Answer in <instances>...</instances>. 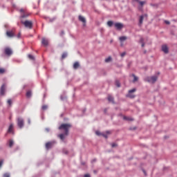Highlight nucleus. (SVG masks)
<instances>
[{
	"instance_id": "46",
	"label": "nucleus",
	"mask_w": 177,
	"mask_h": 177,
	"mask_svg": "<svg viewBox=\"0 0 177 177\" xmlns=\"http://www.w3.org/2000/svg\"><path fill=\"white\" fill-rule=\"evenodd\" d=\"M143 172H144L145 175H146V171H144Z\"/></svg>"
},
{
	"instance_id": "17",
	"label": "nucleus",
	"mask_w": 177,
	"mask_h": 177,
	"mask_svg": "<svg viewBox=\"0 0 177 177\" xmlns=\"http://www.w3.org/2000/svg\"><path fill=\"white\" fill-rule=\"evenodd\" d=\"M127 39L128 37H127L126 36H122L119 38L120 42H124V41H127Z\"/></svg>"
},
{
	"instance_id": "13",
	"label": "nucleus",
	"mask_w": 177,
	"mask_h": 177,
	"mask_svg": "<svg viewBox=\"0 0 177 177\" xmlns=\"http://www.w3.org/2000/svg\"><path fill=\"white\" fill-rule=\"evenodd\" d=\"M162 50L164 53H168L169 52L168 46L165 44L162 46Z\"/></svg>"
},
{
	"instance_id": "10",
	"label": "nucleus",
	"mask_w": 177,
	"mask_h": 177,
	"mask_svg": "<svg viewBox=\"0 0 177 177\" xmlns=\"http://www.w3.org/2000/svg\"><path fill=\"white\" fill-rule=\"evenodd\" d=\"M6 91V85L3 84L0 89V94L1 95V96H3V95H5Z\"/></svg>"
},
{
	"instance_id": "35",
	"label": "nucleus",
	"mask_w": 177,
	"mask_h": 177,
	"mask_svg": "<svg viewBox=\"0 0 177 177\" xmlns=\"http://www.w3.org/2000/svg\"><path fill=\"white\" fill-rule=\"evenodd\" d=\"M95 133H96V135H97V136H100V135H102V134L100 133V132L98 131H95Z\"/></svg>"
},
{
	"instance_id": "40",
	"label": "nucleus",
	"mask_w": 177,
	"mask_h": 177,
	"mask_svg": "<svg viewBox=\"0 0 177 177\" xmlns=\"http://www.w3.org/2000/svg\"><path fill=\"white\" fill-rule=\"evenodd\" d=\"M64 34V31H61V33H60V35H61V37H63V35Z\"/></svg>"
},
{
	"instance_id": "6",
	"label": "nucleus",
	"mask_w": 177,
	"mask_h": 177,
	"mask_svg": "<svg viewBox=\"0 0 177 177\" xmlns=\"http://www.w3.org/2000/svg\"><path fill=\"white\" fill-rule=\"evenodd\" d=\"M17 126L19 128L21 129L24 127V120L21 118H17Z\"/></svg>"
},
{
	"instance_id": "1",
	"label": "nucleus",
	"mask_w": 177,
	"mask_h": 177,
	"mask_svg": "<svg viewBox=\"0 0 177 177\" xmlns=\"http://www.w3.org/2000/svg\"><path fill=\"white\" fill-rule=\"evenodd\" d=\"M70 128H71V125L70 124H62L59 127V129L60 131H64V133L59 135V138L61 140H64V138H66V136H68V131H70Z\"/></svg>"
},
{
	"instance_id": "24",
	"label": "nucleus",
	"mask_w": 177,
	"mask_h": 177,
	"mask_svg": "<svg viewBox=\"0 0 177 177\" xmlns=\"http://www.w3.org/2000/svg\"><path fill=\"white\" fill-rule=\"evenodd\" d=\"M115 85H116V86H118V88H120V86H121V84L120 83V81L116 80Z\"/></svg>"
},
{
	"instance_id": "5",
	"label": "nucleus",
	"mask_w": 177,
	"mask_h": 177,
	"mask_svg": "<svg viewBox=\"0 0 177 177\" xmlns=\"http://www.w3.org/2000/svg\"><path fill=\"white\" fill-rule=\"evenodd\" d=\"M158 78V77L157 76L154 75L151 77H147L146 81H147V82H151V84H154V82L157 81Z\"/></svg>"
},
{
	"instance_id": "31",
	"label": "nucleus",
	"mask_w": 177,
	"mask_h": 177,
	"mask_svg": "<svg viewBox=\"0 0 177 177\" xmlns=\"http://www.w3.org/2000/svg\"><path fill=\"white\" fill-rule=\"evenodd\" d=\"M7 103L8 104H9V106H12V100L11 99L8 100Z\"/></svg>"
},
{
	"instance_id": "26",
	"label": "nucleus",
	"mask_w": 177,
	"mask_h": 177,
	"mask_svg": "<svg viewBox=\"0 0 177 177\" xmlns=\"http://www.w3.org/2000/svg\"><path fill=\"white\" fill-rule=\"evenodd\" d=\"M67 57V53H64L62 55V59H66Z\"/></svg>"
},
{
	"instance_id": "43",
	"label": "nucleus",
	"mask_w": 177,
	"mask_h": 177,
	"mask_svg": "<svg viewBox=\"0 0 177 177\" xmlns=\"http://www.w3.org/2000/svg\"><path fill=\"white\" fill-rule=\"evenodd\" d=\"M28 124H31V120H28Z\"/></svg>"
},
{
	"instance_id": "20",
	"label": "nucleus",
	"mask_w": 177,
	"mask_h": 177,
	"mask_svg": "<svg viewBox=\"0 0 177 177\" xmlns=\"http://www.w3.org/2000/svg\"><path fill=\"white\" fill-rule=\"evenodd\" d=\"M123 120H125L126 121H133V118L127 116H124Z\"/></svg>"
},
{
	"instance_id": "42",
	"label": "nucleus",
	"mask_w": 177,
	"mask_h": 177,
	"mask_svg": "<svg viewBox=\"0 0 177 177\" xmlns=\"http://www.w3.org/2000/svg\"><path fill=\"white\" fill-rule=\"evenodd\" d=\"M165 23H166V24H169V21H165Z\"/></svg>"
},
{
	"instance_id": "3",
	"label": "nucleus",
	"mask_w": 177,
	"mask_h": 177,
	"mask_svg": "<svg viewBox=\"0 0 177 177\" xmlns=\"http://www.w3.org/2000/svg\"><path fill=\"white\" fill-rule=\"evenodd\" d=\"M19 12H21V19H26V17H28L30 16V14L27 12L26 9L21 8V10H19Z\"/></svg>"
},
{
	"instance_id": "27",
	"label": "nucleus",
	"mask_w": 177,
	"mask_h": 177,
	"mask_svg": "<svg viewBox=\"0 0 177 177\" xmlns=\"http://www.w3.org/2000/svg\"><path fill=\"white\" fill-rule=\"evenodd\" d=\"M133 77L134 78L133 82H136V81L138 80V77H136L135 75H133Z\"/></svg>"
},
{
	"instance_id": "16",
	"label": "nucleus",
	"mask_w": 177,
	"mask_h": 177,
	"mask_svg": "<svg viewBox=\"0 0 177 177\" xmlns=\"http://www.w3.org/2000/svg\"><path fill=\"white\" fill-rule=\"evenodd\" d=\"M136 2H138L140 5V6H143L144 5H146V1H140L139 0H134Z\"/></svg>"
},
{
	"instance_id": "23",
	"label": "nucleus",
	"mask_w": 177,
	"mask_h": 177,
	"mask_svg": "<svg viewBox=\"0 0 177 177\" xmlns=\"http://www.w3.org/2000/svg\"><path fill=\"white\" fill-rule=\"evenodd\" d=\"M110 62H111V57L105 59V63H110Z\"/></svg>"
},
{
	"instance_id": "9",
	"label": "nucleus",
	"mask_w": 177,
	"mask_h": 177,
	"mask_svg": "<svg viewBox=\"0 0 177 177\" xmlns=\"http://www.w3.org/2000/svg\"><path fill=\"white\" fill-rule=\"evenodd\" d=\"M5 54L7 55V56H10L13 52L12 51V49L10 48L7 47L4 50Z\"/></svg>"
},
{
	"instance_id": "4",
	"label": "nucleus",
	"mask_w": 177,
	"mask_h": 177,
	"mask_svg": "<svg viewBox=\"0 0 177 177\" xmlns=\"http://www.w3.org/2000/svg\"><path fill=\"white\" fill-rule=\"evenodd\" d=\"M21 24L26 27V28H29L31 30L32 28V21H21Z\"/></svg>"
},
{
	"instance_id": "32",
	"label": "nucleus",
	"mask_w": 177,
	"mask_h": 177,
	"mask_svg": "<svg viewBox=\"0 0 177 177\" xmlns=\"http://www.w3.org/2000/svg\"><path fill=\"white\" fill-rule=\"evenodd\" d=\"M41 109H42V110H47L48 109V105H43Z\"/></svg>"
},
{
	"instance_id": "18",
	"label": "nucleus",
	"mask_w": 177,
	"mask_h": 177,
	"mask_svg": "<svg viewBox=\"0 0 177 177\" xmlns=\"http://www.w3.org/2000/svg\"><path fill=\"white\" fill-rule=\"evenodd\" d=\"M108 100L111 102V103H114V97L111 95H108Z\"/></svg>"
},
{
	"instance_id": "33",
	"label": "nucleus",
	"mask_w": 177,
	"mask_h": 177,
	"mask_svg": "<svg viewBox=\"0 0 177 177\" xmlns=\"http://www.w3.org/2000/svg\"><path fill=\"white\" fill-rule=\"evenodd\" d=\"M28 58H29L30 60H34V56H33V55H28Z\"/></svg>"
},
{
	"instance_id": "36",
	"label": "nucleus",
	"mask_w": 177,
	"mask_h": 177,
	"mask_svg": "<svg viewBox=\"0 0 177 177\" xmlns=\"http://www.w3.org/2000/svg\"><path fill=\"white\" fill-rule=\"evenodd\" d=\"M125 55H127V53L125 52L122 53L120 56L121 57H124V56H125Z\"/></svg>"
},
{
	"instance_id": "28",
	"label": "nucleus",
	"mask_w": 177,
	"mask_h": 177,
	"mask_svg": "<svg viewBox=\"0 0 177 177\" xmlns=\"http://www.w3.org/2000/svg\"><path fill=\"white\" fill-rule=\"evenodd\" d=\"M143 38H141L140 42L142 44V48L145 47V43L143 42Z\"/></svg>"
},
{
	"instance_id": "2",
	"label": "nucleus",
	"mask_w": 177,
	"mask_h": 177,
	"mask_svg": "<svg viewBox=\"0 0 177 177\" xmlns=\"http://www.w3.org/2000/svg\"><path fill=\"white\" fill-rule=\"evenodd\" d=\"M15 32L16 29L12 28L11 30H7L6 35L8 38H13L14 37H16Z\"/></svg>"
},
{
	"instance_id": "38",
	"label": "nucleus",
	"mask_w": 177,
	"mask_h": 177,
	"mask_svg": "<svg viewBox=\"0 0 177 177\" xmlns=\"http://www.w3.org/2000/svg\"><path fill=\"white\" fill-rule=\"evenodd\" d=\"M3 177H10V176L9 175V174H5L3 175Z\"/></svg>"
},
{
	"instance_id": "8",
	"label": "nucleus",
	"mask_w": 177,
	"mask_h": 177,
	"mask_svg": "<svg viewBox=\"0 0 177 177\" xmlns=\"http://www.w3.org/2000/svg\"><path fill=\"white\" fill-rule=\"evenodd\" d=\"M133 92H136V88H133L129 91V93L127 95V97H130V99H133L135 97V95L132 94Z\"/></svg>"
},
{
	"instance_id": "45",
	"label": "nucleus",
	"mask_w": 177,
	"mask_h": 177,
	"mask_svg": "<svg viewBox=\"0 0 177 177\" xmlns=\"http://www.w3.org/2000/svg\"><path fill=\"white\" fill-rule=\"evenodd\" d=\"M106 133H110V131H106Z\"/></svg>"
},
{
	"instance_id": "37",
	"label": "nucleus",
	"mask_w": 177,
	"mask_h": 177,
	"mask_svg": "<svg viewBox=\"0 0 177 177\" xmlns=\"http://www.w3.org/2000/svg\"><path fill=\"white\" fill-rule=\"evenodd\" d=\"M17 37V38H20L21 37V32H19Z\"/></svg>"
},
{
	"instance_id": "44",
	"label": "nucleus",
	"mask_w": 177,
	"mask_h": 177,
	"mask_svg": "<svg viewBox=\"0 0 177 177\" xmlns=\"http://www.w3.org/2000/svg\"><path fill=\"white\" fill-rule=\"evenodd\" d=\"M103 136H104V138H107V136H106V135H103Z\"/></svg>"
},
{
	"instance_id": "11",
	"label": "nucleus",
	"mask_w": 177,
	"mask_h": 177,
	"mask_svg": "<svg viewBox=\"0 0 177 177\" xmlns=\"http://www.w3.org/2000/svg\"><path fill=\"white\" fill-rule=\"evenodd\" d=\"M79 20H80V21H82V23H83L84 26H86V19H85V17L80 15Z\"/></svg>"
},
{
	"instance_id": "25",
	"label": "nucleus",
	"mask_w": 177,
	"mask_h": 177,
	"mask_svg": "<svg viewBox=\"0 0 177 177\" xmlns=\"http://www.w3.org/2000/svg\"><path fill=\"white\" fill-rule=\"evenodd\" d=\"M13 145H14L13 140H10L9 141V147H12L13 146Z\"/></svg>"
},
{
	"instance_id": "41",
	"label": "nucleus",
	"mask_w": 177,
	"mask_h": 177,
	"mask_svg": "<svg viewBox=\"0 0 177 177\" xmlns=\"http://www.w3.org/2000/svg\"><path fill=\"white\" fill-rule=\"evenodd\" d=\"M84 177H91V175H89V174H85V175H84Z\"/></svg>"
},
{
	"instance_id": "21",
	"label": "nucleus",
	"mask_w": 177,
	"mask_h": 177,
	"mask_svg": "<svg viewBox=\"0 0 177 177\" xmlns=\"http://www.w3.org/2000/svg\"><path fill=\"white\" fill-rule=\"evenodd\" d=\"M114 24V22L113 21H109L108 22H107V26H109V27H113V25Z\"/></svg>"
},
{
	"instance_id": "22",
	"label": "nucleus",
	"mask_w": 177,
	"mask_h": 177,
	"mask_svg": "<svg viewBox=\"0 0 177 177\" xmlns=\"http://www.w3.org/2000/svg\"><path fill=\"white\" fill-rule=\"evenodd\" d=\"M78 67H80V63L75 62V64H73V68L76 70V68H78Z\"/></svg>"
},
{
	"instance_id": "30",
	"label": "nucleus",
	"mask_w": 177,
	"mask_h": 177,
	"mask_svg": "<svg viewBox=\"0 0 177 177\" xmlns=\"http://www.w3.org/2000/svg\"><path fill=\"white\" fill-rule=\"evenodd\" d=\"M5 73V68H0V74H3Z\"/></svg>"
},
{
	"instance_id": "15",
	"label": "nucleus",
	"mask_w": 177,
	"mask_h": 177,
	"mask_svg": "<svg viewBox=\"0 0 177 177\" xmlns=\"http://www.w3.org/2000/svg\"><path fill=\"white\" fill-rule=\"evenodd\" d=\"M41 44L44 46H48V44H49V41H48V39H46L45 38H42L41 39Z\"/></svg>"
},
{
	"instance_id": "39",
	"label": "nucleus",
	"mask_w": 177,
	"mask_h": 177,
	"mask_svg": "<svg viewBox=\"0 0 177 177\" xmlns=\"http://www.w3.org/2000/svg\"><path fill=\"white\" fill-rule=\"evenodd\" d=\"M3 165V160H1L0 161V168H1V167H2Z\"/></svg>"
},
{
	"instance_id": "19",
	"label": "nucleus",
	"mask_w": 177,
	"mask_h": 177,
	"mask_svg": "<svg viewBox=\"0 0 177 177\" xmlns=\"http://www.w3.org/2000/svg\"><path fill=\"white\" fill-rule=\"evenodd\" d=\"M145 19V16L141 15V16L140 17V20H139V24H140V25L143 24V19Z\"/></svg>"
},
{
	"instance_id": "47",
	"label": "nucleus",
	"mask_w": 177,
	"mask_h": 177,
	"mask_svg": "<svg viewBox=\"0 0 177 177\" xmlns=\"http://www.w3.org/2000/svg\"><path fill=\"white\" fill-rule=\"evenodd\" d=\"M46 131H48V132L49 131V129H46Z\"/></svg>"
},
{
	"instance_id": "7",
	"label": "nucleus",
	"mask_w": 177,
	"mask_h": 177,
	"mask_svg": "<svg viewBox=\"0 0 177 177\" xmlns=\"http://www.w3.org/2000/svg\"><path fill=\"white\" fill-rule=\"evenodd\" d=\"M115 28L116 30H121L124 28V24L120 22H117L114 24Z\"/></svg>"
},
{
	"instance_id": "29",
	"label": "nucleus",
	"mask_w": 177,
	"mask_h": 177,
	"mask_svg": "<svg viewBox=\"0 0 177 177\" xmlns=\"http://www.w3.org/2000/svg\"><path fill=\"white\" fill-rule=\"evenodd\" d=\"M26 96L28 97H31V91H27Z\"/></svg>"
},
{
	"instance_id": "12",
	"label": "nucleus",
	"mask_w": 177,
	"mask_h": 177,
	"mask_svg": "<svg viewBox=\"0 0 177 177\" xmlns=\"http://www.w3.org/2000/svg\"><path fill=\"white\" fill-rule=\"evenodd\" d=\"M54 142H48L46 143V149L49 150V149H52V146H53Z\"/></svg>"
},
{
	"instance_id": "34",
	"label": "nucleus",
	"mask_w": 177,
	"mask_h": 177,
	"mask_svg": "<svg viewBox=\"0 0 177 177\" xmlns=\"http://www.w3.org/2000/svg\"><path fill=\"white\" fill-rule=\"evenodd\" d=\"M111 147H117V144L116 143H112L111 144Z\"/></svg>"
},
{
	"instance_id": "14",
	"label": "nucleus",
	"mask_w": 177,
	"mask_h": 177,
	"mask_svg": "<svg viewBox=\"0 0 177 177\" xmlns=\"http://www.w3.org/2000/svg\"><path fill=\"white\" fill-rule=\"evenodd\" d=\"M8 133H15V131L13 130V124H10L9 127H8Z\"/></svg>"
}]
</instances>
